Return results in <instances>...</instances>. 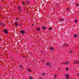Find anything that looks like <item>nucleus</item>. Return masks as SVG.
I'll return each instance as SVG.
<instances>
[{
    "label": "nucleus",
    "instance_id": "obj_1",
    "mask_svg": "<svg viewBox=\"0 0 79 79\" xmlns=\"http://www.w3.org/2000/svg\"><path fill=\"white\" fill-rule=\"evenodd\" d=\"M17 9L20 13L22 11V7L21 6H18L17 7Z\"/></svg>",
    "mask_w": 79,
    "mask_h": 79
},
{
    "label": "nucleus",
    "instance_id": "obj_2",
    "mask_svg": "<svg viewBox=\"0 0 79 79\" xmlns=\"http://www.w3.org/2000/svg\"><path fill=\"white\" fill-rule=\"evenodd\" d=\"M4 32L5 33V34H7L8 33V32L7 30H6V29H4Z\"/></svg>",
    "mask_w": 79,
    "mask_h": 79
},
{
    "label": "nucleus",
    "instance_id": "obj_3",
    "mask_svg": "<svg viewBox=\"0 0 79 79\" xmlns=\"http://www.w3.org/2000/svg\"><path fill=\"white\" fill-rule=\"evenodd\" d=\"M20 33L22 34H24L25 33V31L24 30L21 31H20Z\"/></svg>",
    "mask_w": 79,
    "mask_h": 79
},
{
    "label": "nucleus",
    "instance_id": "obj_4",
    "mask_svg": "<svg viewBox=\"0 0 79 79\" xmlns=\"http://www.w3.org/2000/svg\"><path fill=\"white\" fill-rule=\"evenodd\" d=\"M69 75L68 73L66 74V79H69Z\"/></svg>",
    "mask_w": 79,
    "mask_h": 79
},
{
    "label": "nucleus",
    "instance_id": "obj_5",
    "mask_svg": "<svg viewBox=\"0 0 79 79\" xmlns=\"http://www.w3.org/2000/svg\"><path fill=\"white\" fill-rule=\"evenodd\" d=\"M0 25L1 26H5V23H0Z\"/></svg>",
    "mask_w": 79,
    "mask_h": 79
},
{
    "label": "nucleus",
    "instance_id": "obj_6",
    "mask_svg": "<svg viewBox=\"0 0 79 79\" xmlns=\"http://www.w3.org/2000/svg\"><path fill=\"white\" fill-rule=\"evenodd\" d=\"M74 64H79V61H75L73 62Z\"/></svg>",
    "mask_w": 79,
    "mask_h": 79
},
{
    "label": "nucleus",
    "instance_id": "obj_7",
    "mask_svg": "<svg viewBox=\"0 0 79 79\" xmlns=\"http://www.w3.org/2000/svg\"><path fill=\"white\" fill-rule=\"evenodd\" d=\"M43 30H44V31H45L46 29H47V28H46V27H45V26H44L42 27Z\"/></svg>",
    "mask_w": 79,
    "mask_h": 79
},
{
    "label": "nucleus",
    "instance_id": "obj_8",
    "mask_svg": "<svg viewBox=\"0 0 79 79\" xmlns=\"http://www.w3.org/2000/svg\"><path fill=\"white\" fill-rule=\"evenodd\" d=\"M50 48L51 51H53V49H54V48H53L51 47H50Z\"/></svg>",
    "mask_w": 79,
    "mask_h": 79
},
{
    "label": "nucleus",
    "instance_id": "obj_9",
    "mask_svg": "<svg viewBox=\"0 0 79 79\" xmlns=\"http://www.w3.org/2000/svg\"><path fill=\"white\" fill-rule=\"evenodd\" d=\"M15 25L16 26H18V23H15Z\"/></svg>",
    "mask_w": 79,
    "mask_h": 79
},
{
    "label": "nucleus",
    "instance_id": "obj_10",
    "mask_svg": "<svg viewBox=\"0 0 79 79\" xmlns=\"http://www.w3.org/2000/svg\"><path fill=\"white\" fill-rule=\"evenodd\" d=\"M40 29L39 28H36V30L37 31H40Z\"/></svg>",
    "mask_w": 79,
    "mask_h": 79
},
{
    "label": "nucleus",
    "instance_id": "obj_11",
    "mask_svg": "<svg viewBox=\"0 0 79 79\" xmlns=\"http://www.w3.org/2000/svg\"><path fill=\"white\" fill-rule=\"evenodd\" d=\"M65 64H69V62H66L64 63Z\"/></svg>",
    "mask_w": 79,
    "mask_h": 79
},
{
    "label": "nucleus",
    "instance_id": "obj_12",
    "mask_svg": "<svg viewBox=\"0 0 79 79\" xmlns=\"http://www.w3.org/2000/svg\"><path fill=\"white\" fill-rule=\"evenodd\" d=\"M64 46H65V47H68V44H64Z\"/></svg>",
    "mask_w": 79,
    "mask_h": 79
},
{
    "label": "nucleus",
    "instance_id": "obj_13",
    "mask_svg": "<svg viewBox=\"0 0 79 79\" xmlns=\"http://www.w3.org/2000/svg\"><path fill=\"white\" fill-rule=\"evenodd\" d=\"M27 69L28 71H29V72H31V70L29 68H27Z\"/></svg>",
    "mask_w": 79,
    "mask_h": 79
},
{
    "label": "nucleus",
    "instance_id": "obj_14",
    "mask_svg": "<svg viewBox=\"0 0 79 79\" xmlns=\"http://www.w3.org/2000/svg\"><path fill=\"white\" fill-rule=\"evenodd\" d=\"M29 79H33V78H32V77L31 76H29Z\"/></svg>",
    "mask_w": 79,
    "mask_h": 79
},
{
    "label": "nucleus",
    "instance_id": "obj_15",
    "mask_svg": "<svg viewBox=\"0 0 79 79\" xmlns=\"http://www.w3.org/2000/svg\"><path fill=\"white\" fill-rule=\"evenodd\" d=\"M41 75L42 76H45V73H44L42 74H41Z\"/></svg>",
    "mask_w": 79,
    "mask_h": 79
},
{
    "label": "nucleus",
    "instance_id": "obj_16",
    "mask_svg": "<svg viewBox=\"0 0 79 79\" xmlns=\"http://www.w3.org/2000/svg\"><path fill=\"white\" fill-rule=\"evenodd\" d=\"M66 71H68V70H69V68H68V67H66Z\"/></svg>",
    "mask_w": 79,
    "mask_h": 79
},
{
    "label": "nucleus",
    "instance_id": "obj_17",
    "mask_svg": "<svg viewBox=\"0 0 79 79\" xmlns=\"http://www.w3.org/2000/svg\"><path fill=\"white\" fill-rule=\"evenodd\" d=\"M22 3H23V5H25V2H24L23 1L22 2Z\"/></svg>",
    "mask_w": 79,
    "mask_h": 79
},
{
    "label": "nucleus",
    "instance_id": "obj_18",
    "mask_svg": "<svg viewBox=\"0 0 79 79\" xmlns=\"http://www.w3.org/2000/svg\"><path fill=\"white\" fill-rule=\"evenodd\" d=\"M73 36L74 37H77V35H74Z\"/></svg>",
    "mask_w": 79,
    "mask_h": 79
},
{
    "label": "nucleus",
    "instance_id": "obj_19",
    "mask_svg": "<svg viewBox=\"0 0 79 79\" xmlns=\"http://www.w3.org/2000/svg\"><path fill=\"white\" fill-rule=\"evenodd\" d=\"M22 65H19V67L20 68H22Z\"/></svg>",
    "mask_w": 79,
    "mask_h": 79
},
{
    "label": "nucleus",
    "instance_id": "obj_20",
    "mask_svg": "<svg viewBox=\"0 0 79 79\" xmlns=\"http://www.w3.org/2000/svg\"><path fill=\"white\" fill-rule=\"evenodd\" d=\"M60 21L62 22V21H63V19H60Z\"/></svg>",
    "mask_w": 79,
    "mask_h": 79
},
{
    "label": "nucleus",
    "instance_id": "obj_21",
    "mask_svg": "<svg viewBox=\"0 0 79 79\" xmlns=\"http://www.w3.org/2000/svg\"><path fill=\"white\" fill-rule=\"evenodd\" d=\"M67 10L68 11L69 10V8H68L67 9Z\"/></svg>",
    "mask_w": 79,
    "mask_h": 79
},
{
    "label": "nucleus",
    "instance_id": "obj_22",
    "mask_svg": "<svg viewBox=\"0 0 79 79\" xmlns=\"http://www.w3.org/2000/svg\"><path fill=\"white\" fill-rule=\"evenodd\" d=\"M73 53V51H70V53Z\"/></svg>",
    "mask_w": 79,
    "mask_h": 79
},
{
    "label": "nucleus",
    "instance_id": "obj_23",
    "mask_svg": "<svg viewBox=\"0 0 79 79\" xmlns=\"http://www.w3.org/2000/svg\"><path fill=\"white\" fill-rule=\"evenodd\" d=\"M19 19H18V18H17L16 19V21H18Z\"/></svg>",
    "mask_w": 79,
    "mask_h": 79
},
{
    "label": "nucleus",
    "instance_id": "obj_24",
    "mask_svg": "<svg viewBox=\"0 0 79 79\" xmlns=\"http://www.w3.org/2000/svg\"><path fill=\"white\" fill-rule=\"evenodd\" d=\"M75 23H77V20H75Z\"/></svg>",
    "mask_w": 79,
    "mask_h": 79
},
{
    "label": "nucleus",
    "instance_id": "obj_25",
    "mask_svg": "<svg viewBox=\"0 0 79 79\" xmlns=\"http://www.w3.org/2000/svg\"><path fill=\"white\" fill-rule=\"evenodd\" d=\"M47 65H48V66L49 65V63H47Z\"/></svg>",
    "mask_w": 79,
    "mask_h": 79
},
{
    "label": "nucleus",
    "instance_id": "obj_26",
    "mask_svg": "<svg viewBox=\"0 0 79 79\" xmlns=\"http://www.w3.org/2000/svg\"><path fill=\"white\" fill-rule=\"evenodd\" d=\"M49 30H51V29H52V28L51 27H50L49 28Z\"/></svg>",
    "mask_w": 79,
    "mask_h": 79
},
{
    "label": "nucleus",
    "instance_id": "obj_27",
    "mask_svg": "<svg viewBox=\"0 0 79 79\" xmlns=\"http://www.w3.org/2000/svg\"><path fill=\"white\" fill-rule=\"evenodd\" d=\"M39 78L40 79H42V77H39Z\"/></svg>",
    "mask_w": 79,
    "mask_h": 79
},
{
    "label": "nucleus",
    "instance_id": "obj_28",
    "mask_svg": "<svg viewBox=\"0 0 79 79\" xmlns=\"http://www.w3.org/2000/svg\"><path fill=\"white\" fill-rule=\"evenodd\" d=\"M30 3V2H27V3Z\"/></svg>",
    "mask_w": 79,
    "mask_h": 79
},
{
    "label": "nucleus",
    "instance_id": "obj_29",
    "mask_svg": "<svg viewBox=\"0 0 79 79\" xmlns=\"http://www.w3.org/2000/svg\"><path fill=\"white\" fill-rule=\"evenodd\" d=\"M77 6H79V4H77Z\"/></svg>",
    "mask_w": 79,
    "mask_h": 79
},
{
    "label": "nucleus",
    "instance_id": "obj_30",
    "mask_svg": "<svg viewBox=\"0 0 79 79\" xmlns=\"http://www.w3.org/2000/svg\"><path fill=\"white\" fill-rule=\"evenodd\" d=\"M54 76H55V78H56V75H54Z\"/></svg>",
    "mask_w": 79,
    "mask_h": 79
},
{
    "label": "nucleus",
    "instance_id": "obj_31",
    "mask_svg": "<svg viewBox=\"0 0 79 79\" xmlns=\"http://www.w3.org/2000/svg\"><path fill=\"white\" fill-rule=\"evenodd\" d=\"M1 1H2V2H3L4 1V0H1Z\"/></svg>",
    "mask_w": 79,
    "mask_h": 79
},
{
    "label": "nucleus",
    "instance_id": "obj_32",
    "mask_svg": "<svg viewBox=\"0 0 79 79\" xmlns=\"http://www.w3.org/2000/svg\"><path fill=\"white\" fill-rule=\"evenodd\" d=\"M59 71H60V68H59Z\"/></svg>",
    "mask_w": 79,
    "mask_h": 79
},
{
    "label": "nucleus",
    "instance_id": "obj_33",
    "mask_svg": "<svg viewBox=\"0 0 79 79\" xmlns=\"http://www.w3.org/2000/svg\"><path fill=\"white\" fill-rule=\"evenodd\" d=\"M42 61L44 63V60H43Z\"/></svg>",
    "mask_w": 79,
    "mask_h": 79
},
{
    "label": "nucleus",
    "instance_id": "obj_34",
    "mask_svg": "<svg viewBox=\"0 0 79 79\" xmlns=\"http://www.w3.org/2000/svg\"><path fill=\"white\" fill-rule=\"evenodd\" d=\"M0 8H1V6H0Z\"/></svg>",
    "mask_w": 79,
    "mask_h": 79
},
{
    "label": "nucleus",
    "instance_id": "obj_35",
    "mask_svg": "<svg viewBox=\"0 0 79 79\" xmlns=\"http://www.w3.org/2000/svg\"><path fill=\"white\" fill-rule=\"evenodd\" d=\"M33 26H34V24L33 25Z\"/></svg>",
    "mask_w": 79,
    "mask_h": 79
}]
</instances>
